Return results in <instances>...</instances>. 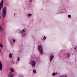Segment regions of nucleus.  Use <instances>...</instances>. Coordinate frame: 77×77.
<instances>
[{
    "label": "nucleus",
    "instance_id": "obj_8",
    "mask_svg": "<svg viewBox=\"0 0 77 77\" xmlns=\"http://www.w3.org/2000/svg\"><path fill=\"white\" fill-rule=\"evenodd\" d=\"M54 58V56L53 55H52L50 56V62H51V60H52V59Z\"/></svg>",
    "mask_w": 77,
    "mask_h": 77
},
{
    "label": "nucleus",
    "instance_id": "obj_25",
    "mask_svg": "<svg viewBox=\"0 0 77 77\" xmlns=\"http://www.w3.org/2000/svg\"><path fill=\"white\" fill-rule=\"evenodd\" d=\"M1 55H2V52H1Z\"/></svg>",
    "mask_w": 77,
    "mask_h": 77
},
{
    "label": "nucleus",
    "instance_id": "obj_22",
    "mask_svg": "<svg viewBox=\"0 0 77 77\" xmlns=\"http://www.w3.org/2000/svg\"><path fill=\"white\" fill-rule=\"evenodd\" d=\"M19 77H23V76L22 75H21Z\"/></svg>",
    "mask_w": 77,
    "mask_h": 77
},
{
    "label": "nucleus",
    "instance_id": "obj_26",
    "mask_svg": "<svg viewBox=\"0 0 77 77\" xmlns=\"http://www.w3.org/2000/svg\"><path fill=\"white\" fill-rule=\"evenodd\" d=\"M1 19V16H0V19Z\"/></svg>",
    "mask_w": 77,
    "mask_h": 77
},
{
    "label": "nucleus",
    "instance_id": "obj_18",
    "mask_svg": "<svg viewBox=\"0 0 77 77\" xmlns=\"http://www.w3.org/2000/svg\"><path fill=\"white\" fill-rule=\"evenodd\" d=\"M33 72L35 73H36V70L35 69H34L33 71Z\"/></svg>",
    "mask_w": 77,
    "mask_h": 77
},
{
    "label": "nucleus",
    "instance_id": "obj_7",
    "mask_svg": "<svg viewBox=\"0 0 77 77\" xmlns=\"http://www.w3.org/2000/svg\"><path fill=\"white\" fill-rule=\"evenodd\" d=\"M0 71H2V64L1 61H0Z\"/></svg>",
    "mask_w": 77,
    "mask_h": 77
},
{
    "label": "nucleus",
    "instance_id": "obj_2",
    "mask_svg": "<svg viewBox=\"0 0 77 77\" xmlns=\"http://www.w3.org/2000/svg\"><path fill=\"white\" fill-rule=\"evenodd\" d=\"M3 3H4V1L3 0H2L0 3V10H2V8H3Z\"/></svg>",
    "mask_w": 77,
    "mask_h": 77
},
{
    "label": "nucleus",
    "instance_id": "obj_23",
    "mask_svg": "<svg viewBox=\"0 0 77 77\" xmlns=\"http://www.w3.org/2000/svg\"><path fill=\"white\" fill-rule=\"evenodd\" d=\"M29 1L30 2H32V0H29Z\"/></svg>",
    "mask_w": 77,
    "mask_h": 77
},
{
    "label": "nucleus",
    "instance_id": "obj_19",
    "mask_svg": "<svg viewBox=\"0 0 77 77\" xmlns=\"http://www.w3.org/2000/svg\"><path fill=\"white\" fill-rule=\"evenodd\" d=\"M68 18H71V16L70 15H68Z\"/></svg>",
    "mask_w": 77,
    "mask_h": 77
},
{
    "label": "nucleus",
    "instance_id": "obj_5",
    "mask_svg": "<svg viewBox=\"0 0 77 77\" xmlns=\"http://www.w3.org/2000/svg\"><path fill=\"white\" fill-rule=\"evenodd\" d=\"M14 75L13 73L12 72H10L9 73L8 75V77H14Z\"/></svg>",
    "mask_w": 77,
    "mask_h": 77
},
{
    "label": "nucleus",
    "instance_id": "obj_20",
    "mask_svg": "<svg viewBox=\"0 0 77 77\" xmlns=\"http://www.w3.org/2000/svg\"><path fill=\"white\" fill-rule=\"evenodd\" d=\"M15 39H14L13 40V42H15Z\"/></svg>",
    "mask_w": 77,
    "mask_h": 77
},
{
    "label": "nucleus",
    "instance_id": "obj_9",
    "mask_svg": "<svg viewBox=\"0 0 77 77\" xmlns=\"http://www.w3.org/2000/svg\"><path fill=\"white\" fill-rule=\"evenodd\" d=\"M6 13H3L2 12V17L3 18H5L6 17Z\"/></svg>",
    "mask_w": 77,
    "mask_h": 77
},
{
    "label": "nucleus",
    "instance_id": "obj_28",
    "mask_svg": "<svg viewBox=\"0 0 77 77\" xmlns=\"http://www.w3.org/2000/svg\"><path fill=\"white\" fill-rule=\"evenodd\" d=\"M1 52V50H0V53Z\"/></svg>",
    "mask_w": 77,
    "mask_h": 77
},
{
    "label": "nucleus",
    "instance_id": "obj_6",
    "mask_svg": "<svg viewBox=\"0 0 77 77\" xmlns=\"http://www.w3.org/2000/svg\"><path fill=\"white\" fill-rule=\"evenodd\" d=\"M7 9L6 7H5L2 10V12L6 13Z\"/></svg>",
    "mask_w": 77,
    "mask_h": 77
},
{
    "label": "nucleus",
    "instance_id": "obj_24",
    "mask_svg": "<svg viewBox=\"0 0 77 77\" xmlns=\"http://www.w3.org/2000/svg\"><path fill=\"white\" fill-rule=\"evenodd\" d=\"M76 48H77L76 47H75V50H76Z\"/></svg>",
    "mask_w": 77,
    "mask_h": 77
},
{
    "label": "nucleus",
    "instance_id": "obj_10",
    "mask_svg": "<svg viewBox=\"0 0 77 77\" xmlns=\"http://www.w3.org/2000/svg\"><path fill=\"white\" fill-rule=\"evenodd\" d=\"M10 71L11 72H14V68L11 67L10 68Z\"/></svg>",
    "mask_w": 77,
    "mask_h": 77
},
{
    "label": "nucleus",
    "instance_id": "obj_29",
    "mask_svg": "<svg viewBox=\"0 0 77 77\" xmlns=\"http://www.w3.org/2000/svg\"><path fill=\"white\" fill-rule=\"evenodd\" d=\"M14 15H15V14H14Z\"/></svg>",
    "mask_w": 77,
    "mask_h": 77
},
{
    "label": "nucleus",
    "instance_id": "obj_13",
    "mask_svg": "<svg viewBox=\"0 0 77 77\" xmlns=\"http://www.w3.org/2000/svg\"><path fill=\"white\" fill-rule=\"evenodd\" d=\"M70 56V54L69 53H67V57H69Z\"/></svg>",
    "mask_w": 77,
    "mask_h": 77
},
{
    "label": "nucleus",
    "instance_id": "obj_3",
    "mask_svg": "<svg viewBox=\"0 0 77 77\" xmlns=\"http://www.w3.org/2000/svg\"><path fill=\"white\" fill-rule=\"evenodd\" d=\"M26 31V29L24 28L22 30L20 31V33H22V36H24V35L23 34V33H24Z\"/></svg>",
    "mask_w": 77,
    "mask_h": 77
},
{
    "label": "nucleus",
    "instance_id": "obj_15",
    "mask_svg": "<svg viewBox=\"0 0 77 77\" xmlns=\"http://www.w3.org/2000/svg\"><path fill=\"white\" fill-rule=\"evenodd\" d=\"M53 76H54V75H56V73L55 72H54L52 74Z\"/></svg>",
    "mask_w": 77,
    "mask_h": 77
},
{
    "label": "nucleus",
    "instance_id": "obj_21",
    "mask_svg": "<svg viewBox=\"0 0 77 77\" xmlns=\"http://www.w3.org/2000/svg\"><path fill=\"white\" fill-rule=\"evenodd\" d=\"M19 60H20V58L19 57L17 59V61H19Z\"/></svg>",
    "mask_w": 77,
    "mask_h": 77
},
{
    "label": "nucleus",
    "instance_id": "obj_27",
    "mask_svg": "<svg viewBox=\"0 0 77 77\" xmlns=\"http://www.w3.org/2000/svg\"><path fill=\"white\" fill-rule=\"evenodd\" d=\"M56 74H57V73H55Z\"/></svg>",
    "mask_w": 77,
    "mask_h": 77
},
{
    "label": "nucleus",
    "instance_id": "obj_17",
    "mask_svg": "<svg viewBox=\"0 0 77 77\" xmlns=\"http://www.w3.org/2000/svg\"><path fill=\"white\" fill-rule=\"evenodd\" d=\"M0 47H1V48H3V46L2 44H0Z\"/></svg>",
    "mask_w": 77,
    "mask_h": 77
},
{
    "label": "nucleus",
    "instance_id": "obj_1",
    "mask_svg": "<svg viewBox=\"0 0 77 77\" xmlns=\"http://www.w3.org/2000/svg\"><path fill=\"white\" fill-rule=\"evenodd\" d=\"M38 49L41 54H43V48H42V46L41 45H38Z\"/></svg>",
    "mask_w": 77,
    "mask_h": 77
},
{
    "label": "nucleus",
    "instance_id": "obj_16",
    "mask_svg": "<svg viewBox=\"0 0 77 77\" xmlns=\"http://www.w3.org/2000/svg\"><path fill=\"white\" fill-rule=\"evenodd\" d=\"M45 39H46V37L44 36L43 39H42V40L44 41V40H45Z\"/></svg>",
    "mask_w": 77,
    "mask_h": 77
},
{
    "label": "nucleus",
    "instance_id": "obj_11",
    "mask_svg": "<svg viewBox=\"0 0 77 77\" xmlns=\"http://www.w3.org/2000/svg\"><path fill=\"white\" fill-rule=\"evenodd\" d=\"M2 31H3V28L0 25V31L2 32Z\"/></svg>",
    "mask_w": 77,
    "mask_h": 77
},
{
    "label": "nucleus",
    "instance_id": "obj_12",
    "mask_svg": "<svg viewBox=\"0 0 77 77\" xmlns=\"http://www.w3.org/2000/svg\"><path fill=\"white\" fill-rule=\"evenodd\" d=\"M32 14H27V17H31V16H32Z\"/></svg>",
    "mask_w": 77,
    "mask_h": 77
},
{
    "label": "nucleus",
    "instance_id": "obj_4",
    "mask_svg": "<svg viewBox=\"0 0 77 77\" xmlns=\"http://www.w3.org/2000/svg\"><path fill=\"white\" fill-rule=\"evenodd\" d=\"M30 65H31L33 67H35L36 65V62L35 61H31L30 63Z\"/></svg>",
    "mask_w": 77,
    "mask_h": 77
},
{
    "label": "nucleus",
    "instance_id": "obj_14",
    "mask_svg": "<svg viewBox=\"0 0 77 77\" xmlns=\"http://www.w3.org/2000/svg\"><path fill=\"white\" fill-rule=\"evenodd\" d=\"M12 54L11 53H10L9 54V57H10V58H12Z\"/></svg>",
    "mask_w": 77,
    "mask_h": 77
}]
</instances>
